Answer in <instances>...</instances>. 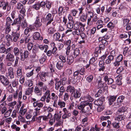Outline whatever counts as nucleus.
Segmentation results:
<instances>
[{
  "instance_id": "0eeeda50",
  "label": "nucleus",
  "mask_w": 131,
  "mask_h": 131,
  "mask_svg": "<svg viewBox=\"0 0 131 131\" xmlns=\"http://www.w3.org/2000/svg\"><path fill=\"white\" fill-rule=\"evenodd\" d=\"M45 20L48 21L46 24V25L47 26L50 24L51 23L53 20V17L52 16V15L50 13H48L46 15L45 17Z\"/></svg>"
},
{
  "instance_id": "bb28decb",
  "label": "nucleus",
  "mask_w": 131,
  "mask_h": 131,
  "mask_svg": "<svg viewBox=\"0 0 131 131\" xmlns=\"http://www.w3.org/2000/svg\"><path fill=\"white\" fill-rule=\"evenodd\" d=\"M8 5V3L7 2H5L3 1H0V7H3V9H6Z\"/></svg>"
},
{
  "instance_id": "338daca9",
  "label": "nucleus",
  "mask_w": 131,
  "mask_h": 131,
  "mask_svg": "<svg viewBox=\"0 0 131 131\" xmlns=\"http://www.w3.org/2000/svg\"><path fill=\"white\" fill-rule=\"evenodd\" d=\"M86 15L87 17H90V18H92L93 16V13L91 12L88 11L86 13Z\"/></svg>"
},
{
  "instance_id": "c756f323",
  "label": "nucleus",
  "mask_w": 131,
  "mask_h": 131,
  "mask_svg": "<svg viewBox=\"0 0 131 131\" xmlns=\"http://www.w3.org/2000/svg\"><path fill=\"white\" fill-rule=\"evenodd\" d=\"M38 47L39 49L42 50H45L44 52L45 53L47 52L48 48V46L47 45H39Z\"/></svg>"
},
{
  "instance_id": "de8ad7c7",
  "label": "nucleus",
  "mask_w": 131,
  "mask_h": 131,
  "mask_svg": "<svg viewBox=\"0 0 131 131\" xmlns=\"http://www.w3.org/2000/svg\"><path fill=\"white\" fill-rule=\"evenodd\" d=\"M12 36L10 34H7L5 36V39L7 41L11 42L12 41Z\"/></svg>"
},
{
  "instance_id": "49530a36",
  "label": "nucleus",
  "mask_w": 131,
  "mask_h": 131,
  "mask_svg": "<svg viewBox=\"0 0 131 131\" xmlns=\"http://www.w3.org/2000/svg\"><path fill=\"white\" fill-rule=\"evenodd\" d=\"M71 113L69 112L67 113H64V114L62 116V118L63 119H64L66 118H68L71 116Z\"/></svg>"
},
{
  "instance_id": "39448f33",
  "label": "nucleus",
  "mask_w": 131,
  "mask_h": 131,
  "mask_svg": "<svg viewBox=\"0 0 131 131\" xmlns=\"http://www.w3.org/2000/svg\"><path fill=\"white\" fill-rule=\"evenodd\" d=\"M0 81L4 86H6L9 85V82L8 79L4 76L0 75Z\"/></svg>"
},
{
  "instance_id": "2f4dec72",
  "label": "nucleus",
  "mask_w": 131,
  "mask_h": 131,
  "mask_svg": "<svg viewBox=\"0 0 131 131\" xmlns=\"http://www.w3.org/2000/svg\"><path fill=\"white\" fill-rule=\"evenodd\" d=\"M33 104L34 107L37 106L39 108L42 107L43 106V104L42 103L38 101L36 102H34L33 103Z\"/></svg>"
},
{
  "instance_id": "4d7b16f0",
  "label": "nucleus",
  "mask_w": 131,
  "mask_h": 131,
  "mask_svg": "<svg viewBox=\"0 0 131 131\" xmlns=\"http://www.w3.org/2000/svg\"><path fill=\"white\" fill-rule=\"evenodd\" d=\"M93 78V75H91L88 77L86 78V80L89 82H92Z\"/></svg>"
},
{
  "instance_id": "c03bdc74",
  "label": "nucleus",
  "mask_w": 131,
  "mask_h": 131,
  "mask_svg": "<svg viewBox=\"0 0 131 131\" xmlns=\"http://www.w3.org/2000/svg\"><path fill=\"white\" fill-rule=\"evenodd\" d=\"M80 50L78 49H75L73 52V54L74 56H73L74 57L76 58L78 56H79L80 53Z\"/></svg>"
},
{
  "instance_id": "37998d69",
  "label": "nucleus",
  "mask_w": 131,
  "mask_h": 131,
  "mask_svg": "<svg viewBox=\"0 0 131 131\" xmlns=\"http://www.w3.org/2000/svg\"><path fill=\"white\" fill-rule=\"evenodd\" d=\"M90 53L89 50L88 49H85L82 52V54L84 57L86 58L88 57Z\"/></svg>"
},
{
  "instance_id": "4468645a",
  "label": "nucleus",
  "mask_w": 131,
  "mask_h": 131,
  "mask_svg": "<svg viewBox=\"0 0 131 131\" xmlns=\"http://www.w3.org/2000/svg\"><path fill=\"white\" fill-rule=\"evenodd\" d=\"M11 35L14 37L13 40H12V41L14 42H16L17 41V39L19 37V34L17 32H15L13 31L12 32Z\"/></svg>"
},
{
  "instance_id": "72a5a7b5",
  "label": "nucleus",
  "mask_w": 131,
  "mask_h": 131,
  "mask_svg": "<svg viewBox=\"0 0 131 131\" xmlns=\"http://www.w3.org/2000/svg\"><path fill=\"white\" fill-rule=\"evenodd\" d=\"M6 48L5 47V45L3 43H2L0 46V53H6Z\"/></svg>"
},
{
  "instance_id": "f3484780",
  "label": "nucleus",
  "mask_w": 131,
  "mask_h": 131,
  "mask_svg": "<svg viewBox=\"0 0 131 131\" xmlns=\"http://www.w3.org/2000/svg\"><path fill=\"white\" fill-rule=\"evenodd\" d=\"M23 18V17H21L20 16H19L18 17L14 19V22L12 24V25L13 26L14 25L16 24H20L21 22V20Z\"/></svg>"
},
{
  "instance_id": "9b49d317",
  "label": "nucleus",
  "mask_w": 131,
  "mask_h": 131,
  "mask_svg": "<svg viewBox=\"0 0 131 131\" xmlns=\"http://www.w3.org/2000/svg\"><path fill=\"white\" fill-rule=\"evenodd\" d=\"M32 51L34 53V55L32 56V57L33 58L35 57L37 55L38 56L41 53V51L38 48H37L36 47H34L32 49Z\"/></svg>"
},
{
  "instance_id": "7ed1b4c3",
  "label": "nucleus",
  "mask_w": 131,
  "mask_h": 131,
  "mask_svg": "<svg viewBox=\"0 0 131 131\" xmlns=\"http://www.w3.org/2000/svg\"><path fill=\"white\" fill-rule=\"evenodd\" d=\"M42 20L40 15H38L36 18V20L34 24V25L36 28H39L42 25Z\"/></svg>"
},
{
  "instance_id": "ea45409f",
  "label": "nucleus",
  "mask_w": 131,
  "mask_h": 131,
  "mask_svg": "<svg viewBox=\"0 0 131 131\" xmlns=\"http://www.w3.org/2000/svg\"><path fill=\"white\" fill-rule=\"evenodd\" d=\"M124 69L123 67L121 66L117 69L116 73L117 74H121L123 73Z\"/></svg>"
},
{
  "instance_id": "f704fd0d",
  "label": "nucleus",
  "mask_w": 131,
  "mask_h": 131,
  "mask_svg": "<svg viewBox=\"0 0 131 131\" xmlns=\"http://www.w3.org/2000/svg\"><path fill=\"white\" fill-rule=\"evenodd\" d=\"M116 80V83L118 85H121L122 84L121 80L122 79V75H118L117 76Z\"/></svg>"
},
{
  "instance_id": "bf43d9fd",
  "label": "nucleus",
  "mask_w": 131,
  "mask_h": 131,
  "mask_svg": "<svg viewBox=\"0 0 131 131\" xmlns=\"http://www.w3.org/2000/svg\"><path fill=\"white\" fill-rule=\"evenodd\" d=\"M19 59V58L18 56H16L14 64L13 65L14 67H16L18 66V61Z\"/></svg>"
},
{
  "instance_id": "79ce46f5",
  "label": "nucleus",
  "mask_w": 131,
  "mask_h": 131,
  "mask_svg": "<svg viewBox=\"0 0 131 131\" xmlns=\"http://www.w3.org/2000/svg\"><path fill=\"white\" fill-rule=\"evenodd\" d=\"M87 16L84 14H83L80 17V20L82 22L86 21L87 19Z\"/></svg>"
},
{
  "instance_id": "864d4df0",
  "label": "nucleus",
  "mask_w": 131,
  "mask_h": 131,
  "mask_svg": "<svg viewBox=\"0 0 131 131\" xmlns=\"http://www.w3.org/2000/svg\"><path fill=\"white\" fill-rule=\"evenodd\" d=\"M85 106L89 107L90 110H92L93 108V104L91 103L85 102Z\"/></svg>"
},
{
  "instance_id": "6e6d98bb",
  "label": "nucleus",
  "mask_w": 131,
  "mask_h": 131,
  "mask_svg": "<svg viewBox=\"0 0 131 131\" xmlns=\"http://www.w3.org/2000/svg\"><path fill=\"white\" fill-rule=\"evenodd\" d=\"M47 58V57L46 56L44 55L39 60V61L41 64L43 63L46 61Z\"/></svg>"
},
{
  "instance_id": "cd10ccee",
  "label": "nucleus",
  "mask_w": 131,
  "mask_h": 131,
  "mask_svg": "<svg viewBox=\"0 0 131 131\" xmlns=\"http://www.w3.org/2000/svg\"><path fill=\"white\" fill-rule=\"evenodd\" d=\"M125 98L124 96L122 95L119 96L117 99V103H115L114 104L116 105H118V103H121L123 102V100Z\"/></svg>"
},
{
  "instance_id": "69168bd1",
  "label": "nucleus",
  "mask_w": 131,
  "mask_h": 131,
  "mask_svg": "<svg viewBox=\"0 0 131 131\" xmlns=\"http://www.w3.org/2000/svg\"><path fill=\"white\" fill-rule=\"evenodd\" d=\"M40 5L39 3L36 4L33 6V7L35 9L38 10L40 8Z\"/></svg>"
},
{
  "instance_id": "6ab92c4d",
  "label": "nucleus",
  "mask_w": 131,
  "mask_h": 131,
  "mask_svg": "<svg viewBox=\"0 0 131 131\" xmlns=\"http://www.w3.org/2000/svg\"><path fill=\"white\" fill-rule=\"evenodd\" d=\"M71 95L75 99L79 98L81 96V93L79 91L75 89L74 92L72 93Z\"/></svg>"
},
{
  "instance_id": "a211bd4d",
  "label": "nucleus",
  "mask_w": 131,
  "mask_h": 131,
  "mask_svg": "<svg viewBox=\"0 0 131 131\" xmlns=\"http://www.w3.org/2000/svg\"><path fill=\"white\" fill-rule=\"evenodd\" d=\"M117 96V95L109 96L108 100L109 102V104L110 105H111L113 104V102L116 100Z\"/></svg>"
},
{
  "instance_id": "052dcab7",
  "label": "nucleus",
  "mask_w": 131,
  "mask_h": 131,
  "mask_svg": "<svg viewBox=\"0 0 131 131\" xmlns=\"http://www.w3.org/2000/svg\"><path fill=\"white\" fill-rule=\"evenodd\" d=\"M17 102L15 101L11 103H9L7 104V105L8 106H10V108H13L14 106H15Z\"/></svg>"
},
{
  "instance_id": "aec40b11",
  "label": "nucleus",
  "mask_w": 131,
  "mask_h": 131,
  "mask_svg": "<svg viewBox=\"0 0 131 131\" xmlns=\"http://www.w3.org/2000/svg\"><path fill=\"white\" fill-rule=\"evenodd\" d=\"M99 66L100 67L99 69V71H104L105 69L104 61H100L99 62Z\"/></svg>"
},
{
  "instance_id": "a878e982",
  "label": "nucleus",
  "mask_w": 131,
  "mask_h": 131,
  "mask_svg": "<svg viewBox=\"0 0 131 131\" xmlns=\"http://www.w3.org/2000/svg\"><path fill=\"white\" fill-rule=\"evenodd\" d=\"M63 66V63L62 61L59 60L57 63L56 64V67L58 69L60 70L62 69Z\"/></svg>"
},
{
  "instance_id": "774afa93",
  "label": "nucleus",
  "mask_w": 131,
  "mask_h": 131,
  "mask_svg": "<svg viewBox=\"0 0 131 131\" xmlns=\"http://www.w3.org/2000/svg\"><path fill=\"white\" fill-rule=\"evenodd\" d=\"M63 10V8L62 6H60L59 7L58 10V14L59 16H60L61 15Z\"/></svg>"
},
{
  "instance_id": "09e8293b",
  "label": "nucleus",
  "mask_w": 131,
  "mask_h": 131,
  "mask_svg": "<svg viewBox=\"0 0 131 131\" xmlns=\"http://www.w3.org/2000/svg\"><path fill=\"white\" fill-rule=\"evenodd\" d=\"M21 69L22 68L21 67H19L17 69V74L18 76H21L22 75V72Z\"/></svg>"
},
{
  "instance_id": "e433bc0d",
  "label": "nucleus",
  "mask_w": 131,
  "mask_h": 131,
  "mask_svg": "<svg viewBox=\"0 0 131 131\" xmlns=\"http://www.w3.org/2000/svg\"><path fill=\"white\" fill-rule=\"evenodd\" d=\"M10 25H9L8 24L5 25V33L6 34H9L11 30Z\"/></svg>"
},
{
  "instance_id": "7c9ffc66",
  "label": "nucleus",
  "mask_w": 131,
  "mask_h": 131,
  "mask_svg": "<svg viewBox=\"0 0 131 131\" xmlns=\"http://www.w3.org/2000/svg\"><path fill=\"white\" fill-rule=\"evenodd\" d=\"M75 90L74 87L71 85H69L67 87L66 91L69 92L71 94V95Z\"/></svg>"
},
{
  "instance_id": "ddd939ff",
  "label": "nucleus",
  "mask_w": 131,
  "mask_h": 131,
  "mask_svg": "<svg viewBox=\"0 0 131 131\" xmlns=\"http://www.w3.org/2000/svg\"><path fill=\"white\" fill-rule=\"evenodd\" d=\"M8 76H9L11 79L14 78V69L12 67H10L8 69Z\"/></svg>"
},
{
  "instance_id": "4c0bfd02",
  "label": "nucleus",
  "mask_w": 131,
  "mask_h": 131,
  "mask_svg": "<svg viewBox=\"0 0 131 131\" xmlns=\"http://www.w3.org/2000/svg\"><path fill=\"white\" fill-rule=\"evenodd\" d=\"M58 105L61 108H63L65 107L66 103L64 101L59 100L58 102Z\"/></svg>"
},
{
  "instance_id": "a18cd8bd",
  "label": "nucleus",
  "mask_w": 131,
  "mask_h": 131,
  "mask_svg": "<svg viewBox=\"0 0 131 131\" xmlns=\"http://www.w3.org/2000/svg\"><path fill=\"white\" fill-rule=\"evenodd\" d=\"M33 89L34 88L33 87L28 88L26 92V94L27 95H29L33 92Z\"/></svg>"
},
{
  "instance_id": "f257e3e1",
  "label": "nucleus",
  "mask_w": 131,
  "mask_h": 131,
  "mask_svg": "<svg viewBox=\"0 0 131 131\" xmlns=\"http://www.w3.org/2000/svg\"><path fill=\"white\" fill-rule=\"evenodd\" d=\"M37 85V86H36L35 88L34 92L37 95L41 96L42 94V88L44 84L43 82L39 81Z\"/></svg>"
},
{
  "instance_id": "a19ab883",
  "label": "nucleus",
  "mask_w": 131,
  "mask_h": 131,
  "mask_svg": "<svg viewBox=\"0 0 131 131\" xmlns=\"http://www.w3.org/2000/svg\"><path fill=\"white\" fill-rule=\"evenodd\" d=\"M51 100L53 101H57L59 98L58 96L54 93L51 94Z\"/></svg>"
},
{
  "instance_id": "f03ea898",
  "label": "nucleus",
  "mask_w": 131,
  "mask_h": 131,
  "mask_svg": "<svg viewBox=\"0 0 131 131\" xmlns=\"http://www.w3.org/2000/svg\"><path fill=\"white\" fill-rule=\"evenodd\" d=\"M49 73L48 72H45L42 71L38 73L37 77H39L42 82H45L46 81V77L49 75Z\"/></svg>"
},
{
  "instance_id": "393cba45",
  "label": "nucleus",
  "mask_w": 131,
  "mask_h": 131,
  "mask_svg": "<svg viewBox=\"0 0 131 131\" xmlns=\"http://www.w3.org/2000/svg\"><path fill=\"white\" fill-rule=\"evenodd\" d=\"M117 116L115 118L116 120H117L118 121H120L123 120H124L125 117V116L124 114H117Z\"/></svg>"
},
{
  "instance_id": "423d86ee",
  "label": "nucleus",
  "mask_w": 131,
  "mask_h": 131,
  "mask_svg": "<svg viewBox=\"0 0 131 131\" xmlns=\"http://www.w3.org/2000/svg\"><path fill=\"white\" fill-rule=\"evenodd\" d=\"M103 77V79L105 82H106L108 85L111 84L114 82L113 79L108 77L107 74L104 75Z\"/></svg>"
},
{
  "instance_id": "4be33fe9",
  "label": "nucleus",
  "mask_w": 131,
  "mask_h": 131,
  "mask_svg": "<svg viewBox=\"0 0 131 131\" xmlns=\"http://www.w3.org/2000/svg\"><path fill=\"white\" fill-rule=\"evenodd\" d=\"M90 111L91 110H90L89 107L85 106L83 110L80 111V113L82 114H90L89 113Z\"/></svg>"
},
{
  "instance_id": "c9c22d12",
  "label": "nucleus",
  "mask_w": 131,
  "mask_h": 131,
  "mask_svg": "<svg viewBox=\"0 0 131 131\" xmlns=\"http://www.w3.org/2000/svg\"><path fill=\"white\" fill-rule=\"evenodd\" d=\"M85 106V102H81L80 104H78L77 106L78 109L81 110V111L83 110Z\"/></svg>"
},
{
  "instance_id": "1a4fd4ad",
  "label": "nucleus",
  "mask_w": 131,
  "mask_h": 131,
  "mask_svg": "<svg viewBox=\"0 0 131 131\" xmlns=\"http://www.w3.org/2000/svg\"><path fill=\"white\" fill-rule=\"evenodd\" d=\"M22 49H20L16 47H15L13 50V52L14 53V55L16 56H18L20 54V57L22 54Z\"/></svg>"
},
{
  "instance_id": "603ef678",
  "label": "nucleus",
  "mask_w": 131,
  "mask_h": 131,
  "mask_svg": "<svg viewBox=\"0 0 131 131\" xmlns=\"http://www.w3.org/2000/svg\"><path fill=\"white\" fill-rule=\"evenodd\" d=\"M123 59V56L122 54H120L116 57L115 60L121 62Z\"/></svg>"
},
{
  "instance_id": "13d9d810",
  "label": "nucleus",
  "mask_w": 131,
  "mask_h": 131,
  "mask_svg": "<svg viewBox=\"0 0 131 131\" xmlns=\"http://www.w3.org/2000/svg\"><path fill=\"white\" fill-rule=\"evenodd\" d=\"M130 61L127 60H124V64L125 65V67H129L131 66L130 65Z\"/></svg>"
},
{
  "instance_id": "5701e85b",
  "label": "nucleus",
  "mask_w": 131,
  "mask_h": 131,
  "mask_svg": "<svg viewBox=\"0 0 131 131\" xmlns=\"http://www.w3.org/2000/svg\"><path fill=\"white\" fill-rule=\"evenodd\" d=\"M74 57L72 56H69L67 57V62L69 65H71L74 61Z\"/></svg>"
},
{
  "instance_id": "8fccbe9b",
  "label": "nucleus",
  "mask_w": 131,
  "mask_h": 131,
  "mask_svg": "<svg viewBox=\"0 0 131 131\" xmlns=\"http://www.w3.org/2000/svg\"><path fill=\"white\" fill-rule=\"evenodd\" d=\"M4 64L3 63H1L0 64V71L2 72V74H4L5 73V70L4 67Z\"/></svg>"
},
{
  "instance_id": "3c124183",
  "label": "nucleus",
  "mask_w": 131,
  "mask_h": 131,
  "mask_svg": "<svg viewBox=\"0 0 131 131\" xmlns=\"http://www.w3.org/2000/svg\"><path fill=\"white\" fill-rule=\"evenodd\" d=\"M6 21L5 25L8 24L9 25H10L12 23L13 21L9 17H8L6 18Z\"/></svg>"
},
{
  "instance_id": "5fc2aeb1",
  "label": "nucleus",
  "mask_w": 131,
  "mask_h": 131,
  "mask_svg": "<svg viewBox=\"0 0 131 131\" xmlns=\"http://www.w3.org/2000/svg\"><path fill=\"white\" fill-rule=\"evenodd\" d=\"M61 118V116L60 115L57 113H55L54 114V119L56 121L60 120V119Z\"/></svg>"
},
{
  "instance_id": "c85d7f7f",
  "label": "nucleus",
  "mask_w": 131,
  "mask_h": 131,
  "mask_svg": "<svg viewBox=\"0 0 131 131\" xmlns=\"http://www.w3.org/2000/svg\"><path fill=\"white\" fill-rule=\"evenodd\" d=\"M79 71V70H77L74 72L73 76L74 77H77L76 79L79 81L81 80V77L80 76H79V75L80 74Z\"/></svg>"
},
{
  "instance_id": "6e6552de",
  "label": "nucleus",
  "mask_w": 131,
  "mask_h": 131,
  "mask_svg": "<svg viewBox=\"0 0 131 131\" xmlns=\"http://www.w3.org/2000/svg\"><path fill=\"white\" fill-rule=\"evenodd\" d=\"M15 55L11 53H8L6 56V59L8 61L13 62L15 60Z\"/></svg>"
},
{
  "instance_id": "412c9836",
  "label": "nucleus",
  "mask_w": 131,
  "mask_h": 131,
  "mask_svg": "<svg viewBox=\"0 0 131 131\" xmlns=\"http://www.w3.org/2000/svg\"><path fill=\"white\" fill-rule=\"evenodd\" d=\"M75 77L72 75H68L69 81L72 84H75L78 81L75 79Z\"/></svg>"
},
{
  "instance_id": "58836bf2",
  "label": "nucleus",
  "mask_w": 131,
  "mask_h": 131,
  "mask_svg": "<svg viewBox=\"0 0 131 131\" xmlns=\"http://www.w3.org/2000/svg\"><path fill=\"white\" fill-rule=\"evenodd\" d=\"M105 85V83L102 81L101 79L98 81L97 87L99 88H102Z\"/></svg>"
},
{
  "instance_id": "e2e57ef3",
  "label": "nucleus",
  "mask_w": 131,
  "mask_h": 131,
  "mask_svg": "<svg viewBox=\"0 0 131 131\" xmlns=\"http://www.w3.org/2000/svg\"><path fill=\"white\" fill-rule=\"evenodd\" d=\"M34 69L32 70H30V71H28V72L26 74L27 76L28 77H29L33 75L34 74Z\"/></svg>"
},
{
  "instance_id": "f8f14e48",
  "label": "nucleus",
  "mask_w": 131,
  "mask_h": 131,
  "mask_svg": "<svg viewBox=\"0 0 131 131\" xmlns=\"http://www.w3.org/2000/svg\"><path fill=\"white\" fill-rule=\"evenodd\" d=\"M127 109L126 107L123 106L119 108L117 111L116 113L117 114L124 115V113L126 111Z\"/></svg>"
},
{
  "instance_id": "473e14b6",
  "label": "nucleus",
  "mask_w": 131,
  "mask_h": 131,
  "mask_svg": "<svg viewBox=\"0 0 131 131\" xmlns=\"http://www.w3.org/2000/svg\"><path fill=\"white\" fill-rule=\"evenodd\" d=\"M114 57L110 55H109L107 57V59L105 61V63L107 64H109L110 63L111 61L113 60Z\"/></svg>"
},
{
  "instance_id": "20e7f679",
  "label": "nucleus",
  "mask_w": 131,
  "mask_h": 131,
  "mask_svg": "<svg viewBox=\"0 0 131 131\" xmlns=\"http://www.w3.org/2000/svg\"><path fill=\"white\" fill-rule=\"evenodd\" d=\"M30 53V51L26 50L23 52V50L22 52V54L20 57V59L21 61H24L25 59H27L29 56Z\"/></svg>"
},
{
  "instance_id": "680f3d73",
  "label": "nucleus",
  "mask_w": 131,
  "mask_h": 131,
  "mask_svg": "<svg viewBox=\"0 0 131 131\" xmlns=\"http://www.w3.org/2000/svg\"><path fill=\"white\" fill-rule=\"evenodd\" d=\"M61 85V82H56L55 84V89L56 90H58L59 89Z\"/></svg>"
},
{
  "instance_id": "9d476101",
  "label": "nucleus",
  "mask_w": 131,
  "mask_h": 131,
  "mask_svg": "<svg viewBox=\"0 0 131 131\" xmlns=\"http://www.w3.org/2000/svg\"><path fill=\"white\" fill-rule=\"evenodd\" d=\"M105 99L104 97H101L99 99L95 100L94 102V104L97 106H101L103 104V102L104 101Z\"/></svg>"
},
{
  "instance_id": "b1692460",
  "label": "nucleus",
  "mask_w": 131,
  "mask_h": 131,
  "mask_svg": "<svg viewBox=\"0 0 131 131\" xmlns=\"http://www.w3.org/2000/svg\"><path fill=\"white\" fill-rule=\"evenodd\" d=\"M61 35L58 32L55 33L53 36V38L56 41H59L62 42L63 40H62L59 39Z\"/></svg>"
},
{
  "instance_id": "2eb2a0df",
  "label": "nucleus",
  "mask_w": 131,
  "mask_h": 131,
  "mask_svg": "<svg viewBox=\"0 0 131 131\" xmlns=\"http://www.w3.org/2000/svg\"><path fill=\"white\" fill-rule=\"evenodd\" d=\"M33 38L35 40H42L43 38L40 37V33L38 32H35L33 34Z\"/></svg>"
},
{
  "instance_id": "dca6fc26",
  "label": "nucleus",
  "mask_w": 131,
  "mask_h": 131,
  "mask_svg": "<svg viewBox=\"0 0 131 131\" xmlns=\"http://www.w3.org/2000/svg\"><path fill=\"white\" fill-rule=\"evenodd\" d=\"M2 95H3V97L2 100L0 101V103H2L0 105V108L2 107L3 106H5L7 105V104L6 102L5 101H4L6 99V95L5 93H3Z\"/></svg>"
},
{
  "instance_id": "0e129e2a",
  "label": "nucleus",
  "mask_w": 131,
  "mask_h": 131,
  "mask_svg": "<svg viewBox=\"0 0 131 131\" xmlns=\"http://www.w3.org/2000/svg\"><path fill=\"white\" fill-rule=\"evenodd\" d=\"M49 34L51 35H52L55 33V31L52 28H49L48 30Z\"/></svg>"
}]
</instances>
